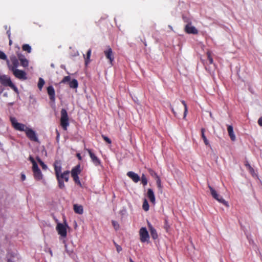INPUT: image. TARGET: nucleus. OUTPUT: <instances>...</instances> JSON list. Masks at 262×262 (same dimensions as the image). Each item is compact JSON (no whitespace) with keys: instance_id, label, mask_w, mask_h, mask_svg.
<instances>
[{"instance_id":"obj_1","label":"nucleus","mask_w":262,"mask_h":262,"mask_svg":"<svg viewBox=\"0 0 262 262\" xmlns=\"http://www.w3.org/2000/svg\"><path fill=\"white\" fill-rule=\"evenodd\" d=\"M0 82L4 86H9L15 92H18L17 87L13 83L10 77L6 75H0Z\"/></svg>"},{"instance_id":"obj_2","label":"nucleus","mask_w":262,"mask_h":262,"mask_svg":"<svg viewBox=\"0 0 262 262\" xmlns=\"http://www.w3.org/2000/svg\"><path fill=\"white\" fill-rule=\"evenodd\" d=\"M60 124L65 130L67 129V127L69 125L68 113L64 108H62L61 110Z\"/></svg>"},{"instance_id":"obj_3","label":"nucleus","mask_w":262,"mask_h":262,"mask_svg":"<svg viewBox=\"0 0 262 262\" xmlns=\"http://www.w3.org/2000/svg\"><path fill=\"white\" fill-rule=\"evenodd\" d=\"M208 187L210 189V193L212 197L217 201L219 203H222L227 207H229V205L227 201H226L222 196L220 195L211 186L208 185Z\"/></svg>"},{"instance_id":"obj_4","label":"nucleus","mask_w":262,"mask_h":262,"mask_svg":"<svg viewBox=\"0 0 262 262\" xmlns=\"http://www.w3.org/2000/svg\"><path fill=\"white\" fill-rule=\"evenodd\" d=\"M10 120L13 127L16 130L25 132L28 128L25 124L18 123L17 121V119L15 117H10Z\"/></svg>"},{"instance_id":"obj_5","label":"nucleus","mask_w":262,"mask_h":262,"mask_svg":"<svg viewBox=\"0 0 262 262\" xmlns=\"http://www.w3.org/2000/svg\"><path fill=\"white\" fill-rule=\"evenodd\" d=\"M68 227L66 223L64 224L58 223L56 227V229L61 237H66L67 235V228Z\"/></svg>"},{"instance_id":"obj_6","label":"nucleus","mask_w":262,"mask_h":262,"mask_svg":"<svg viewBox=\"0 0 262 262\" xmlns=\"http://www.w3.org/2000/svg\"><path fill=\"white\" fill-rule=\"evenodd\" d=\"M10 60L12 62V64H10V61L8 59L6 61L9 70L12 71L17 69L19 66L18 60L17 58L15 56H11L10 57Z\"/></svg>"},{"instance_id":"obj_7","label":"nucleus","mask_w":262,"mask_h":262,"mask_svg":"<svg viewBox=\"0 0 262 262\" xmlns=\"http://www.w3.org/2000/svg\"><path fill=\"white\" fill-rule=\"evenodd\" d=\"M140 239L142 242L147 241L149 238L148 232L145 227H142L140 230Z\"/></svg>"},{"instance_id":"obj_8","label":"nucleus","mask_w":262,"mask_h":262,"mask_svg":"<svg viewBox=\"0 0 262 262\" xmlns=\"http://www.w3.org/2000/svg\"><path fill=\"white\" fill-rule=\"evenodd\" d=\"M11 71L17 78L22 80L27 79L26 73L24 71L16 69Z\"/></svg>"},{"instance_id":"obj_9","label":"nucleus","mask_w":262,"mask_h":262,"mask_svg":"<svg viewBox=\"0 0 262 262\" xmlns=\"http://www.w3.org/2000/svg\"><path fill=\"white\" fill-rule=\"evenodd\" d=\"M86 150L88 151L90 158L92 160V161L94 163V164L95 166H98L101 164V161L100 160L97 158V157L92 152V150L90 149H86Z\"/></svg>"},{"instance_id":"obj_10","label":"nucleus","mask_w":262,"mask_h":262,"mask_svg":"<svg viewBox=\"0 0 262 262\" xmlns=\"http://www.w3.org/2000/svg\"><path fill=\"white\" fill-rule=\"evenodd\" d=\"M27 136L32 141H37L38 138L36 135L34 130L32 129L27 128L25 131Z\"/></svg>"},{"instance_id":"obj_11","label":"nucleus","mask_w":262,"mask_h":262,"mask_svg":"<svg viewBox=\"0 0 262 262\" xmlns=\"http://www.w3.org/2000/svg\"><path fill=\"white\" fill-rule=\"evenodd\" d=\"M185 31L188 34H197L198 31L196 28L191 25L190 23H188L185 27Z\"/></svg>"},{"instance_id":"obj_12","label":"nucleus","mask_w":262,"mask_h":262,"mask_svg":"<svg viewBox=\"0 0 262 262\" xmlns=\"http://www.w3.org/2000/svg\"><path fill=\"white\" fill-rule=\"evenodd\" d=\"M56 176L61 173V163L60 161H56L54 164Z\"/></svg>"},{"instance_id":"obj_13","label":"nucleus","mask_w":262,"mask_h":262,"mask_svg":"<svg viewBox=\"0 0 262 262\" xmlns=\"http://www.w3.org/2000/svg\"><path fill=\"white\" fill-rule=\"evenodd\" d=\"M47 92L52 101H54L55 99V93L53 86L50 85L47 88Z\"/></svg>"},{"instance_id":"obj_14","label":"nucleus","mask_w":262,"mask_h":262,"mask_svg":"<svg viewBox=\"0 0 262 262\" xmlns=\"http://www.w3.org/2000/svg\"><path fill=\"white\" fill-rule=\"evenodd\" d=\"M127 176L130 178L135 183L138 182L140 180V178L138 174L133 171H128L127 173Z\"/></svg>"},{"instance_id":"obj_15","label":"nucleus","mask_w":262,"mask_h":262,"mask_svg":"<svg viewBox=\"0 0 262 262\" xmlns=\"http://www.w3.org/2000/svg\"><path fill=\"white\" fill-rule=\"evenodd\" d=\"M18 59L20 62L21 66L23 67L26 68L28 66L29 62L27 59L25 57L24 55L21 54L18 55Z\"/></svg>"},{"instance_id":"obj_16","label":"nucleus","mask_w":262,"mask_h":262,"mask_svg":"<svg viewBox=\"0 0 262 262\" xmlns=\"http://www.w3.org/2000/svg\"><path fill=\"white\" fill-rule=\"evenodd\" d=\"M104 52L106 58L109 59L110 63H112V62L114 60V57L113 55V52L112 49L110 47H108V49L106 51H104Z\"/></svg>"},{"instance_id":"obj_17","label":"nucleus","mask_w":262,"mask_h":262,"mask_svg":"<svg viewBox=\"0 0 262 262\" xmlns=\"http://www.w3.org/2000/svg\"><path fill=\"white\" fill-rule=\"evenodd\" d=\"M70 171L68 170L64 171L59 175L56 177L57 178H60L61 180H64L66 182H68L69 179Z\"/></svg>"},{"instance_id":"obj_18","label":"nucleus","mask_w":262,"mask_h":262,"mask_svg":"<svg viewBox=\"0 0 262 262\" xmlns=\"http://www.w3.org/2000/svg\"><path fill=\"white\" fill-rule=\"evenodd\" d=\"M148 226L151 237L155 239H157L158 238V234L157 233L156 229L152 227V226L149 222H148Z\"/></svg>"},{"instance_id":"obj_19","label":"nucleus","mask_w":262,"mask_h":262,"mask_svg":"<svg viewBox=\"0 0 262 262\" xmlns=\"http://www.w3.org/2000/svg\"><path fill=\"white\" fill-rule=\"evenodd\" d=\"M147 195L150 202L154 204L155 203V196L154 192L151 189H148Z\"/></svg>"},{"instance_id":"obj_20","label":"nucleus","mask_w":262,"mask_h":262,"mask_svg":"<svg viewBox=\"0 0 262 262\" xmlns=\"http://www.w3.org/2000/svg\"><path fill=\"white\" fill-rule=\"evenodd\" d=\"M227 130L231 140L233 141H234L236 139V137L234 134L233 128L232 126L228 125Z\"/></svg>"},{"instance_id":"obj_21","label":"nucleus","mask_w":262,"mask_h":262,"mask_svg":"<svg viewBox=\"0 0 262 262\" xmlns=\"http://www.w3.org/2000/svg\"><path fill=\"white\" fill-rule=\"evenodd\" d=\"M74 210L76 213L79 214H82L83 212L82 206L77 204L74 205Z\"/></svg>"},{"instance_id":"obj_22","label":"nucleus","mask_w":262,"mask_h":262,"mask_svg":"<svg viewBox=\"0 0 262 262\" xmlns=\"http://www.w3.org/2000/svg\"><path fill=\"white\" fill-rule=\"evenodd\" d=\"M80 166L77 165L74 167L71 171V175L72 177L78 176V174L80 173Z\"/></svg>"},{"instance_id":"obj_23","label":"nucleus","mask_w":262,"mask_h":262,"mask_svg":"<svg viewBox=\"0 0 262 262\" xmlns=\"http://www.w3.org/2000/svg\"><path fill=\"white\" fill-rule=\"evenodd\" d=\"M34 178L37 180H40L42 179V174L40 169L33 171Z\"/></svg>"},{"instance_id":"obj_24","label":"nucleus","mask_w":262,"mask_h":262,"mask_svg":"<svg viewBox=\"0 0 262 262\" xmlns=\"http://www.w3.org/2000/svg\"><path fill=\"white\" fill-rule=\"evenodd\" d=\"M201 134H202V137L203 139L205 144L207 146H209L210 147L209 142L208 140H207L206 137L205 135V129L204 128L201 129Z\"/></svg>"},{"instance_id":"obj_25","label":"nucleus","mask_w":262,"mask_h":262,"mask_svg":"<svg viewBox=\"0 0 262 262\" xmlns=\"http://www.w3.org/2000/svg\"><path fill=\"white\" fill-rule=\"evenodd\" d=\"M69 84L71 88L76 89L78 87V83L76 79H74L70 81Z\"/></svg>"},{"instance_id":"obj_26","label":"nucleus","mask_w":262,"mask_h":262,"mask_svg":"<svg viewBox=\"0 0 262 262\" xmlns=\"http://www.w3.org/2000/svg\"><path fill=\"white\" fill-rule=\"evenodd\" d=\"M22 49L24 51H27L29 53H31L32 50L31 46L28 44L24 45Z\"/></svg>"},{"instance_id":"obj_27","label":"nucleus","mask_w":262,"mask_h":262,"mask_svg":"<svg viewBox=\"0 0 262 262\" xmlns=\"http://www.w3.org/2000/svg\"><path fill=\"white\" fill-rule=\"evenodd\" d=\"M45 84V81L42 78H39L38 82V88L40 90H41L43 85Z\"/></svg>"},{"instance_id":"obj_28","label":"nucleus","mask_w":262,"mask_h":262,"mask_svg":"<svg viewBox=\"0 0 262 262\" xmlns=\"http://www.w3.org/2000/svg\"><path fill=\"white\" fill-rule=\"evenodd\" d=\"M58 183V186L61 189H63L65 188V185L63 183V180L60 179V178H57Z\"/></svg>"},{"instance_id":"obj_29","label":"nucleus","mask_w":262,"mask_h":262,"mask_svg":"<svg viewBox=\"0 0 262 262\" xmlns=\"http://www.w3.org/2000/svg\"><path fill=\"white\" fill-rule=\"evenodd\" d=\"M91 55V49H89L86 53V58L85 60V64L87 65L90 61V58Z\"/></svg>"},{"instance_id":"obj_30","label":"nucleus","mask_w":262,"mask_h":262,"mask_svg":"<svg viewBox=\"0 0 262 262\" xmlns=\"http://www.w3.org/2000/svg\"><path fill=\"white\" fill-rule=\"evenodd\" d=\"M181 102L184 106V118H185L187 114L188 108H187V104L185 101L182 100Z\"/></svg>"},{"instance_id":"obj_31","label":"nucleus","mask_w":262,"mask_h":262,"mask_svg":"<svg viewBox=\"0 0 262 262\" xmlns=\"http://www.w3.org/2000/svg\"><path fill=\"white\" fill-rule=\"evenodd\" d=\"M71 80V77L69 76H65L62 80L60 81V83H66L67 82H70Z\"/></svg>"},{"instance_id":"obj_32","label":"nucleus","mask_w":262,"mask_h":262,"mask_svg":"<svg viewBox=\"0 0 262 262\" xmlns=\"http://www.w3.org/2000/svg\"><path fill=\"white\" fill-rule=\"evenodd\" d=\"M141 182L143 185L145 186L147 184V179L144 174H142L141 176Z\"/></svg>"},{"instance_id":"obj_33","label":"nucleus","mask_w":262,"mask_h":262,"mask_svg":"<svg viewBox=\"0 0 262 262\" xmlns=\"http://www.w3.org/2000/svg\"><path fill=\"white\" fill-rule=\"evenodd\" d=\"M0 59L6 61L7 60V55L1 50H0Z\"/></svg>"},{"instance_id":"obj_34","label":"nucleus","mask_w":262,"mask_h":262,"mask_svg":"<svg viewBox=\"0 0 262 262\" xmlns=\"http://www.w3.org/2000/svg\"><path fill=\"white\" fill-rule=\"evenodd\" d=\"M143 209L146 211H147L149 210V205H148L147 201L146 200H145V201L143 203Z\"/></svg>"},{"instance_id":"obj_35","label":"nucleus","mask_w":262,"mask_h":262,"mask_svg":"<svg viewBox=\"0 0 262 262\" xmlns=\"http://www.w3.org/2000/svg\"><path fill=\"white\" fill-rule=\"evenodd\" d=\"M39 168L37 165V164L35 161H33V163H32V170L33 172L37 170H39Z\"/></svg>"},{"instance_id":"obj_36","label":"nucleus","mask_w":262,"mask_h":262,"mask_svg":"<svg viewBox=\"0 0 262 262\" xmlns=\"http://www.w3.org/2000/svg\"><path fill=\"white\" fill-rule=\"evenodd\" d=\"M156 182H157L158 187L159 188V189H161L162 185H161V180H160V178L157 177V178H156Z\"/></svg>"},{"instance_id":"obj_37","label":"nucleus","mask_w":262,"mask_h":262,"mask_svg":"<svg viewBox=\"0 0 262 262\" xmlns=\"http://www.w3.org/2000/svg\"><path fill=\"white\" fill-rule=\"evenodd\" d=\"M149 173L150 174V175L151 176H152L153 177L155 178V179L157 178V177H159L157 173L156 172H155L154 170H152V169H149Z\"/></svg>"},{"instance_id":"obj_38","label":"nucleus","mask_w":262,"mask_h":262,"mask_svg":"<svg viewBox=\"0 0 262 262\" xmlns=\"http://www.w3.org/2000/svg\"><path fill=\"white\" fill-rule=\"evenodd\" d=\"M72 177L73 178L74 181L75 182V183H76L77 184H78L80 186L81 185V182H80V180L79 179L78 176H74V177Z\"/></svg>"},{"instance_id":"obj_39","label":"nucleus","mask_w":262,"mask_h":262,"mask_svg":"<svg viewBox=\"0 0 262 262\" xmlns=\"http://www.w3.org/2000/svg\"><path fill=\"white\" fill-rule=\"evenodd\" d=\"M207 56H208V59L209 63L213 64V60L212 58L211 57V54L209 52H207Z\"/></svg>"},{"instance_id":"obj_40","label":"nucleus","mask_w":262,"mask_h":262,"mask_svg":"<svg viewBox=\"0 0 262 262\" xmlns=\"http://www.w3.org/2000/svg\"><path fill=\"white\" fill-rule=\"evenodd\" d=\"M102 138L104 141H105L107 143L111 144L112 141L111 140L107 137L105 136H102Z\"/></svg>"},{"instance_id":"obj_41","label":"nucleus","mask_w":262,"mask_h":262,"mask_svg":"<svg viewBox=\"0 0 262 262\" xmlns=\"http://www.w3.org/2000/svg\"><path fill=\"white\" fill-rule=\"evenodd\" d=\"M40 165L43 170H46L48 168L47 166L42 161H40Z\"/></svg>"},{"instance_id":"obj_42","label":"nucleus","mask_w":262,"mask_h":262,"mask_svg":"<svg viewBox=\"0 0 262 262\" xmlns=\"http://www.w3.org/2000/svg\"><path fill=\"white\" fill-rule=\"evenodd\" d=\"M112 224L116 230H117L119 228V224L116 222L113 221Z\"/></svg>"},{"instance_id":"obj_43","label":"nucleus","mask_w":262,"mask_h":262,"mask_svg":"<svg viewBox=\"0 0 262 262\" xmlns=\"http://www.w3.org/2000/svg\"><path fill=\"white\" fill-rule=\"evenodd\" d=\"M114 244L116 246V250L117 251V252L119 253L120 252L121 250H122V248L120 246L117 245L116 243L114 242Z\"/></svg>"},{"instance_id":"obj_44","label":"nucleus","mask_w":262,"mask_h":262,"mask_svg":"<svg viewBox=\"0 0 262 262\" xmlns=\"http://www.w3.org/2000/svg\"><path fill=\"white\" fill-rule=\"evenodd\" d=\"M257 123L259 126H262V117L258 119Z\"/></svg>"},{"instance_id":"obj_45","label":"nucleus","mask_w":262,"mask_h":262,"mask_svg":"<svg viewBox=\"0 0 262 262\" xmlns=\"http://www.w3.org/2000/svg\"><path fill=\"white\" fill-rule=\"evenodd\" d=\"M21 179L22 181H25L26 180V176L24 173L21 174Z\"/></svg>"},{"instance_id":"obj_46","label":"nucleus","mask_w":262,"mask_h":262,"mask_svg":"<svg viewBox=\"0 0 262 262\" xmlns=\"http://www.w3.org/2000/svg\"><path fill=\"white\" fill-rule=\"evenodd\" d=\"M170 108H171V111L172 112V113H173V114L174 115V116H177V113H176V112L174 111V109H173V107H172L171 105H170Z\"/></svg>"},{"instance_id":"obj_47","label":"nucleus","mask_w":262,"mask_h":262,"mask_svg":"<svg viewBox=\"0 0 262 262\" xmlns=\"http://www.w3.org/2000/svg\"><path fill=\"white\" fill-rule=\"evenodd\" d=\"M7 34H8V37L10 39L11 36V33H10V29L9 28V29L7 31Z\"/></svg>"},{"instance_id":"obj_48","label":"nucleus","mask_w":262,"mask_h":262,"mask_svg":"<svg viewBox=\"0 0 262 262\" xmlns=\"http://www.w3.org/2000/svg\"><path fill=\"white\" fill-rule=\"evenodd\" d=\"M48 252L50 253L51 256H53V252L52 250L50 248L48 249Z\"/></svg>"},{"instance_id":"obj_49","label":"nucleus","mask_w":262,"mask_h":262,"mask_svg":"<svg viewBox=\"0 0 262 262\" xmlns=\"http://www.w3.org/2000/svg\"><path fill=\"white\" fill-rule=\"evenodd\" d=\"M29 160L32 163H33V161H35L33 158L31 156L29 157Z\"/></svg>"},{"instance_id":"obj_50","label":"nucleus","mask_w":262,"mask_h":262,"mask_svg":"<svg viewBox=\"0 0 262 262\" xmlns=\"http://www.w3.org/2000/svg\"><path fill=\"white\" fill-rule=\"evenodd\" d=\"M246 166L247 167H248L249 169H251V170H253V168H252V167H251V166L250 165V164H246Z\"/></svg>"},{"instance_id":"obj_51","label":"nucleus","mask_w":262,"mask_h":262,"mask_svg":"<svg viewBox=\"0 0 262 262\" xmlns=\"http://www.w3.org/2000/svg\"><path fill=\"white\" fill-rule=\"evenodd\" d=\"M64 247H65L66 250L67 251V253L70 254V251L69 250V249H67V245L66 244L64 245Z\"/></svg>"},{"instance_id":"obj_52","label":"nucleus","mask_w":262,"mask_h":262,"mask_svg":"<svg viewBox=\"0 0 262 262\" xmlns=\"http://www.w3.org/2000/svg\"><path fill=\"white\" fill-rule=\"evenodd\" d=\"M77 158H78L79 160H81V156H80V154H77Z\"/></svg>"},{"instance_id":"obj_53","label":"nucleus","mask_w":262,"mask_h":262,"mask_svg":"<svg viewBox=\"0 0 262 262\" xmlns=\"http://www.w3.org/2000/svg\"><path fill=\"white\" fill-rule=\"evenodd\" d=\"M57 140H58L59 138V133L58 132V131L57 130Z\"/></svg>"},{"instance_id":"obj_54","label":"nucleus","mask_w":262,"mask_h":262,"mask_svg":"<svg viewBox=\"0 0 262 262\" xmlns=\"http://www.w3.org/2000/svg\"><path fill=\"white\" fill-rule=\"evenodd\" d=\"M209 115H210V117H211L212 119H214V118H213V117L212 116V113H211V112H210Z\"/></svg>"},{"instance_id":"obj_55","label":"nucleus","mask_w":262,"mask_h":262,"mask_svg":"<svg viewBox=\"0 0 262 262\" xmlns=\"http://www.w3.org/2000/svg\"><path fill=\"white\" fill-rule=\"evenodd\" d=\"M37 160L40 163V161H41V159L39 157H37Z\"/></svg>"},{"instance_id":"obj_56","label":"nucleus","mask_w":262,"mask_h":262,"mask_svg":"<svg viewBox=\"0 0 262 262\" xmlns=\"http://www.w3.org/2000/svg\"><path fill=\"white\" fill-rule=\"evenodd\" d=\"M51 67L53 68H54L55 67V66H54V63H51Z\"/></svg>"},{"instance_id":"obj_57","label":"nucleus","mask_w":262,"mask_h":262,"mask_svg":"<svg viewBox=\"0 0 262 262\" xmlns=\"http://www.w3.org/2000/svg\"><path fill=\"white\" fill-rule=\"evenodd\" d=\"M12 43V40L10 39V38L9 39V45H11Z\"/></svg>"},{"instance_id":"obj_58","label":"nucleus","mask_w":262,"mask_h":262,"mask_svg":"<svg viewBox=\"0 0 262 262\" xmlns=\"http://www.w3.org/2000/svg\"><path fill=\"white\" fill-rule=\"evenodd\" d=\"M250 171L252 173L254 172V169H253V170L251 169H249Z\"/></svg>"},{"instance_id":"obj_59","label":"nucleus","mask_w":262,"mask_h":262,"mask_svg":"<svg viewBox=\"0 0 262 262\" xmlns=\"http://www.w3.org/2000/svg\"><path fill=\"white\" fill-rule=\"evenodd\" d=\"M183 19L185 21H187V20H186V18L184 17H183Z\"/></svg>"},{"instance_id":"obj_60","label":"nucleus","mask_w":262,"mask_h":262,"mask_svg":"<svg viewBox=\"0 0 262 262\" xmlns=\"http://www.w3.org/2000/svg\"><path fill=\"white\" fill-rule=\"evenodd\" d=\"M5 29H7V26H5Z\"/></svg>"},{"instance_id":"obj_61","label":"nucleus","mask_w":262,"mask_h":262,"mask_svg":"<svg viewBox=\"0 0 262 262\" xmlns=\"http://www.w3.org/2000/svg\"><path fill=\"white\" fill-rule=\"evenodd\" d=\"M8 262H10V259H9Z\"/></svg>"}]
</instances>
